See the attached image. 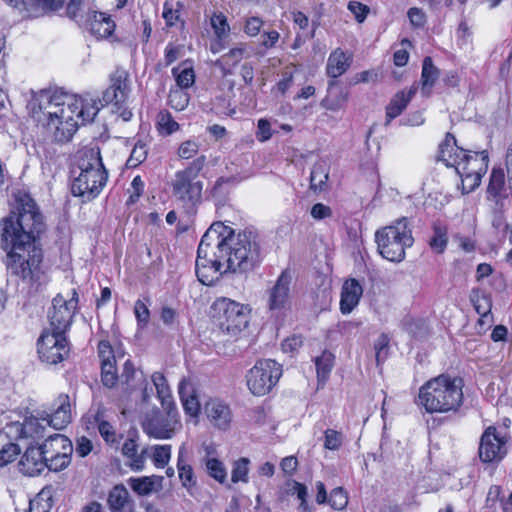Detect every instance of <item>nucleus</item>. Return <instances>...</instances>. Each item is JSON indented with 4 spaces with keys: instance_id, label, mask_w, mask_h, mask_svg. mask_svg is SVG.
Instances as JSON below:
<instances>
[{
    "instance_id": "10",
    "label": "nucleus",
    "mask_w": 512,
    "mask_h": 512,
    "mask_svg": "<svg viewBox=\"0 0 512 512\" xmlns=\"http://www.w3.org/2000/svg\"><path fill=\"white\" fill-rule=\"evenodd\" d=\"M78 295L75 290L72 291V297L66 299L63 295H57L52 302L49 310V330L65 334L69 329L75 311L77 309Z\"/></svg>"
},
{
    "instance_id": "5",
    "label": "nucleus",
    "mask_w": 512,
    "mask_h": 512,
    "mask_svg": "<svg viewBox=\"0 0 512 512\" xmlns=\"http://www.w3.org/2000/svg\"><path fill=\"white\" fill-rule=\"evenodd\" d=\"M205 161V156L198 157L185 169L177 171L171 181L174 198L188 212L193 211L202 201L203 182L199 179V173Z\"/></svg>"
},
{
    "instance_id": "16",
    "label": "nucleus",
    "mask_w": 512,
    "mask_h": 512,
    "mask_svg": "<svg viewBox=\"0 0 512 512\" xmlns=\"http://www.w3.org/2000/svg\"><path fill=\"white\" fill-rule=\"evenodd\" d=\"M480 155L481 158L478 161V164L457 167V173L462 180V191L464 194L472 192L480 185L482 175L487 170L488 153L487 151H481Z\"/></svg>"
},
{
    "instance_id": "14",
    "label": "nucleus",
    "mask_w": 512,
    "mask_h": 512,
    "mask_svg": "<svg viewBox=\"0 0 512 512\" xmlns=\"http://www.w3.org/2000/svg\"><path fill=\"white\" fill-rule=\"evenodd\" d=\"M481 155L480 152H475L474 155L468 154L456 144L455 137L447 133L444 141L439 147V159L443 161L446 166L457 167L470 166L471 164H478Z\"/></svg>"
},
{
    "instance_id": "18",
    "label": "nucleus",
    "mask_w": 512,
    "mask_h": 512,
    "mask_svg": "<svg viewBox=\"0 0 512 512\" xmlns=\"http://www.w3.org/2000/svg\"><path fill=\"white\" fill-rule=\"evenodd\" d=\"M128 75L125 71H118L111 78V85L103 93L104 104L113 103L118 109L122 108L129 94Z\"/></svg>"
},
{
    "instance_id": "29",
    "label": "nucleus",
    "mask_w": 512,
    "mask_h": 512,
    "mask_svg": "<svg viewBox=\"0 0 512 512\" xmlns=\"http://www.w3.org/2000/svg\"><path fill=\"white\" fill-rule=\"evenodd\" d=\"M178 392L185 412L192 417H196L200 411V404L192 384L188 380L182 379L179 383Z\"/></svg>"
},
{
    "instance_id": "52",
    "label": "nucleus",
    "mask_w": 512,
    "mask_h": 512,
    "mask_svg": "<svg viewBox=\"0 0 512 512\" xmlns=\"http://www.w3.org/2000/svg\"><path fill=\"white\" fill-rule=\"evenodd\" d=\"M146 156V145L143 143H137L132 149L130 157L127 160V166L130 168L137 167L146 159Z\"/></svg>"
},
{
    "instance_id": "21",
    "label": "nucleus",
    "mask_w": 512,
    "mask_h": 512,
    "mask_svg": "<svg viewBox=\"0 0 512 512\" xmlns=\"http://www.w3.org/2000/svg\"><path fill=\"white\" fill-rule=\"evenodd\" d=\"M46 424L56 430L65 428L72 419L71 399L67 394H61L54 402V411L48 415Z\"/></svg>"
},
{
    "instance_id": "58",
    "label": "nucleus",
    "mask_w": 512,
    "mask_h": 512,
    "mask_svg": "<svg viewBox=\"0 0 512 512\" xmlns=\"http://www.w3.org/2000/svg\"><path fill=\"white\" fill-rule=\"evenodd\" d=\"M347 8L359 23H362L366 19L370 11L367 5L358 1H350Z\"/></svg>"
},
{
    "instance_id": "50",
    "label": "nucleus",
    "mask_w": 512,
    "mask_h": 512,
    "mask_svg": "<svg viewBox=\"0 0 512 512\" xmlns=\"http://www.w3.org/2000/svg\"><path fill=\"white\" fill-rule=\"evenodd\" d=\"M329 503L335 510H344L348 505V494L342 487L334 488L330 493Z\"/></svg>"
},
{
    "instance_id": "37",
    "label": "nucleus",
    "mask_w": 512,
    "mask_h": 512,
    "mask_svg": "<svg viewBox=\"0 0 512 512\" xmlns=\"http://www.w3.org/2000/svg\"><path fill=\"white\" fill-rule=\"evenodd\" d=\"M51 487H44L37 496L30 500L29 509L27 512H50L52 507L51 498H52Z\"/></svg>"
},
{
    "instance_id": "56",
    "label": "nucleus",
    "mask_w": 512,
    "mask_h": 512,
    "mask_svg": "<svg viewBox=\"0 0 512 512\" xmlns=\"http://www.w3.org/2000/svg\"><path fill=\"white\" fill-rule=\"evenodd\" d=\"M188 102H189L188 94L185 93L184 91L177 89V90L170 92L169 103L171 104V106L174 109L181 111V110L185 109V107L188 105Z\"/></svg>"
},
{
    "instance_id": "28",
    "label": "nucleus",
    "mask_w": 512,
    "mask_h": 512,
    "mask_svg": "<svg viewBox=\"0 0 512 512\" xmlns=\"http://www.w3.org/2000/svg\"><path fill=\"white\" fill-rule=\"evenodd\" d=\"M45 458L59 456L62 452L72 453L71 441L62 434L49 435L42 446H40Z\"/></svg>"
},
{
    "instance_id": "53",
    "label": "nucleus",
    "mask_w": 512,
    "mask_h": 512,
    "mask_svg": "<svg viewBox=\"0 0 512 512\" xmlns=\"http://www.w3.org/2000/svg\"><path fill=\"white\" fill-rule=\"evenodd\" d=\"M324 447L328 450H338L343 443V435L341 432L327 429L324 433Z\"/></svg>"
},
{
    "instance_id": "13",
    "label": "nucleus",
    "mask_w": 512,
    "mask_h": 512,
    "mask_svg": "<svg viewBox=\"0 0 512 512\" xmlns=\"http://www.w3.org/2000/svg\"><path fill=\"white\" fill-rule=\"evenodd\" d=\"M107 179L108 172H80L73 180L71 191L74 196L81 197L84 201H90L100 194Z\"/></svg>"
},
{
    "instance_id": "49",
    "label": "nucleus",
    "mask_w": 512,
    "mask_h": 512,
    "mask_svg": "<svg viewBox=\"0 0 512 512\" xmlns=\"http://www.w3.org/2000/svg\"><path fill=\"white\" fill-rule=\"evenodd\" d=\"M211 26L217 38L226 37L230 31L227 18L223 13H214L211 17Z\"/></svg>"
},
{
    "instance_id": "19",
    "label": "nucleus",
    "mask_w": 512,
    "mask_h": 512,
    "mask_svg": "<svg viewBox=\"0 0 512 512\" xmlns=\"http://www.w3.org/2000/svg\"><path fill=\"white\" fill-rule=\"evenodd\" d=\"M107 506L110 512H136L135 501L123 484H117L109 490Z\"/></svg>"
},
{
    "instance_id": "57",
    "label": "nucleus",
    "mask_w": 512,
    "mask_h": 512,
    "mask_svg": "<svg viewBox=\"0 0 512 512\" xmlns=\"http://www.w3.org/2000/svg\"><path fill=\"white\" fill-rule=\"evenodd\" d=\"M199 151V144L194 140H186L182 142L178 149V156L182 159H191Z\"/></svg>"
},
{
    "instance_id": "30",
    "label": "nucleus",
    "mask_w": 512,
    "mask_h": 512,
    "mask_svg": "<svg viewBox=\"0 0 512 512\" xmlns=\"http://www.w3.org/2000/svg\"><path fill=\"white\" fill-rule=\"evenodd\" d=\"M151 380L163 410L170 412L176 405L165 376L161 372H154L151 376Z\"/></svg>"
},
{
    "instance_id": "6",
    "label": "nucleus",
    "mask_w": 512,
    "mask_h": 512,
    "mask_svg": "<svg viewBox=\"0 0 512 512\" xmlns=\"http://www.w3.org/2000/svg\"><path fill=\"white\" fill-rule=\"evenodd\" d=\"M375 239L382 257L391 262H401L405 258V249L414 243L412 230L406 217L377 230Z\"/></svg>"
},
{
    "instance_id": "7",
    "label": "nucleus",
    "mask_w": 512,
    "mask_h": 512,
    "mask_svg": "<svg viewBox=\"0 0 512 512\" xmlns=\"http://www.w3.org/2000/svg\"><path fill=\"white\" fill-rule=\"evenodd\" d=\"M282 375L281 366L274 360H259L246 375L247 387L255 396L268 394Z\"/></svg>"
},
{
    "instance_id": "26",
    "label": "nucleus",
    "mask_w": 512,
    "mask_h": 512,
    "mask_svg": "<svg viewBox=\"0 0 512 512\" xmlns=\"http://www.w3.org/2000/svg\"><path fill=\"white\" fill-rule=\"evenodd\" d=\"M163 477L152 475L142 477H131L127 484L139 496H147L162 489Z\"/></svg>"
},
{
    "instance_id": "48",
    "label": "nucleus",
    "mask_w": 512,
    "mask_h": 512,
    "mask_svg": "<svg viewBox=\"0 0 512 512\" xmlns=\"http://www.w3.org/2000/svg\"><path fill=\"white\" fill-rule=\"evenodd\" d=\"M102 382L107 387H113L117 382V371L114 360H104L101 363Z\"/></svg>"
},
{
    "instance_id": "55",
    "label": "nucleus",
    "mask_w": 512,
    "mask_h": 512,
    "mask_svg": "<svg viewBox=\"0 0 512 512\" xmlns=\"http://www.w3.org/2000/svg\"><path fill=\"white\" fill-rule=\"evenodd\" d=\"M134 314L137 319L138 326L143 328L147 326L150 318V311L147 305L141 301L137 300L134 304Z\"/></svg>"
},
{
    "instance_id": "36",
    "label": "nucleus",
    "mask_w": 512,
    "mask_h": 512,
    "mask_svg": "<svg viewBox=\"0 0 512 512\" xmlns=\"http://www.w3.org/2000/svg\"><path fill=\"white\" fill-rule=\"evenodd\" d=\"M328 175V165L325 161L315 163L310 175L311 188L319 191L324 190L328 180Z\"/></svg>"
},
{
    "instance_id": "25",
    "label": "nucleus",
    "mask_w": 512,
    "mask_h": 512,
    "mask_svg": "<svg viewBox=\"0 0 512 512\" xmlns=\"http://www.w3.org/2000/svg\"><path fill=\"white\" fill-rule=\"evenodd\" d=\"M77 165L80 172H107L98 146L85 147L78 152Z\"/></svg>"
},
{
    "instance_id": "9",
    "label": "nucleus",
    "mask_w": 512,
    "mask_h": 512,
    "mask_svg": "<svg viewBox=\"0 0 512 512\" xmlns=\"http://www.w3.org/2000/svg\"><path fill=\"white\" fill-rule=\"evenodd\" d=\"M166 417H163L160 411L153 408L145 412L141 419L143 431L152 438L159 440L171 439L176 431L181 427L176 407L172 410H164Z\"/></svg>"
},
{
    "instance_id": "59",
    "label": "nucleus",
    "mask_w": 512,
    "mask_h": 512,
    "mask_svg": "<svg viewBox=\"0 0 512 512\" xmlns=\"http://www.w3.org/2000/svg\"><path fill=\"white\" fill-rule=\"evenodd\" d=\"M144 191V182L141 179L140 176H136L133 178L131 182V188L129 189V199L128 204H134L138 201L140 196L143 194Z\"/></svg>"
},
{
    "instance_id": "39",
    "label": "nucleus",
    "mask_w": 512,
    "mask_h": 512,
    "mask_svg": "<svg viewBox=\"0 0 512 512\" xmlns=\"http://www.w3.org/2000/svg\"><path fill=\"white\" fill-rule=\"evenodd\" d=\"M172 73L180 90L191 87L195 82L194 70L186 64L173 68Z\"/></svg>"
},
{
    "instance_id": "46",
    "label": "nucleus",
    "mask_w": 512,
    "mask_h": 512,
    "mask_svg": "<svg viewBox=\"0 0 512 512\" xmlns=\"http://www.w3.org/2000/svg\"><path fill=\"white\" fill-rule=\"evenodd\" d=\"M157 125L161 134L170 135L179 129V124L167 111H161L157 115Z\"/></svg>"
},
{
    "instance_id": "41",
    "label": "nucleus",
    "mask_w": 512,
    "mask_h": 512,
    "mask_svg": "<svg viewBox=\"0 0 512 512\" xmlns=\"http://www.w3.org/2000/svg\"><path fill=\"white\" fill-rule=\"evenodd\" d=\"M47 418H27L24 421V430H26L27 438H42L45 436Z\"/></svg>"
},
{
    "instance_id": "61",
    "label": "nucleus",
    "mask_w": 512,
    "mask_h": 512,
    "mask_svg": "<svg viewBox=\"0 0 512 512\" xmlns=\"http://www.w3.org/2000/svg\"><path fill=\"white\" fill-rule=\"evenodd\" d=\"M5 434L15 440L21 438H27L26 430H24V422H12L4 428Z\"/></svg>"
},
{
    "instance_id": "33",
    "label": "nucleus",
    "mask_w": 512,
    "mask_h": 512,
    "mask_svg": "<svg viewBox=\"0 0 512 512\" xmlns=\"http://www.w3.org/2000/svg\"><path fill=\"white\" fill-rule=\"evenodd\" d=\"M348 100V92L342 87L330 84L328 93L322 101V106L331 111H337L344 107Z\"/></svg>"
},
{
    "instance_id": "23",
    "label": "nucleus",
    "mask_w": 512,
    "mask_h": 512,
    "mask_svg": "<svg viewBox=\"0 0 512 512\" xmlns=\"http://www.w3.org/2000/svg\"><path fill=\"white\" fill-rule=\"evenodd\" d=\"M363 288L356 279L346 280L341 289L340 311L342 314L351 313L358 305Z\"/></svg>"
},
{
    "instance_id": "11",
    "label": "nucleus",
    "mask_w": 512,
    "mask_h": 512,
    "mask_svg": "<svg viewBox=\"0 0 512 512\" xmlns=\"http://www.w3.org/2000/svg\"><path fill=\"white\" fill-rule=\"evenodd\" d=\"M40 359L50 365L63 361L69 353L65 334L45 329L37 342Z\"/></svg>"
},
{
    "instance_id": "4",
    "label": "nucleus",
    "mask_w": 512,
    "mask_h": 512,
    "mask_svg": "<svg viewBox=\"0 0 512 512\" xmlns=\"http://www.w3.org/2000/svg\"><path fill=\"white\" fill-rule=\"evenodd\" d=\"M463 381L441 374L419 390V403L428 413L457 412L463 404Z\"/></svg>"
},
{
    "instance_id": "54",
    "label": "nucleus",
    "mask_w": 512,
    "mask_h": 512,
    "mask_svg": "<svg viewBox=\"0 0 512 512\" xmlns=\"http://www.w3.org/2000/svg\"><path fill=\"white\" fill-rule=\"evenodd\" d=\"M20 453V448L15 443H7L0 449V467L12 462Z\"/></svg>"
},
{
    "instance_id": "32",
    "label": "nucleus",
    "mask_w": 512,
    "mask_h": 512,
    "mask_svg": "<svg viewBox=\"0 0 512 512\" xmlns=\"http://www.w3.org/2000/svg\"><path fill=\"white\" fill-rule=\"evenodd\" d=\"M351 58L341 49L334 50L328 57L326 71L332 78L344 74L350 67Z\"/></svg>"
},
{
    "instance_id": "34",
    "label": "nucleus",
    "mask_w": 512,
    "mask_h": 512,
    "mask_svg": "<svg viewBox=\"0 0 512 512\" xmlns=\"http://www.w3.org/2000/svg\"><path fill=\"white\" fill-rule=\"evenodd\" d=\"M184 454L185 449L182 446L180 447L178 454L177 469L182 486L186 488L190 494H192V489L196 485V478L194 476L192 467L184 459Z\"/></svg>"
},
{
    "instance_id": "47",
    "label": "nucleus",
    "mask_w": 512,
    "mask_h": 512,
    "mask_svg": "<svg viewBox=\"0 0 512 512\" xmlns=\"http://www.w3.org/2000/svg\"><path fill=\"white\" fill-rule=\"evenodd\" d=\"M206 468L208 474L217 480L219 483L223 484L227 481V472L221 461L216 458H209L206 461Z\"/></svg>"
},
{
    "instance_id": "20",
    "label": "nucleus",
    "mask_w": 512,
    "mask_h": 512,
    "mask_svg": "<svg viewBox=\"0 0 512 512\" xmlns=\"http://www.w3.org/2000/svg\"><path fill=\"white\" fill-rule=\"evenodd\" d=\"M46 466V458L40 447H29L19 462V470L29 477L39 475Z\"/></svg>"
},
{
    "instance_id": "3",
    "label": "nucleus",
    "mask_w": 512,
    "mask_h": 512,
    "mask_svg": "<svg viewBox=\"0 0 512 512\" xmlns=\"http://www.w3.org/2000/svg\"><path fill=\"white\" fill-rule=\"evenodd\" d=\"M29 105L33 117L43 123L57 142L71 140L79 126L92 122L104 106L101 100L59 89L34 93Z\"/></svg>"
},
{
    "instance_id": "12",
    "label": "nucleus",
    "mask_w": 512,
    "mask_h": 512,
    "mask_svg": "<svg viewBox=\"0 0 512 512\" xmlns=\"http://www.w3.org/2000/svg\"><path fill=\"white\" fill-rule=\"evenodd\" d=\"M509 437L495 426L487 427L479 443V457L485 463L500 461L507 453Z\"/></svg>"
},
{
    "instance_id": "45",
    "label": "nucleus",
    "mask_w": 512,
    "mask_h": 512,
    "mask_svg": "<svg viewBox=\"0 0 512 512\" xmlns=\"http://www.w3.org/2000/svg\"><path fill=\"white\" fill-rule=\"evenodd\" d=\"M434 235L430 240V246L438 253H442L447 245V228L440 224H434Z\"/></svg>"
},
{
    "instance_id": "24",
    "label": "nucleus",
    "mask_w": 512,
    "mask_h": 512,
    "mask_svg": "<svg viewBox=\"0 0 512 512\" xmlns=\"http://www.w3.org/2000/svg\"><path fill=\"white\" fill-rule=\"evenodd\" d=\"M418 85L414 83L408 89L397 92L386 107V124L398 117L415 96Z\"/></svg>"
},
{
    "instance_id": "63",
    "label": "nucleus",
    "mask_w": 512,
    "mask_h": 512,
    "mask_svg": "<svg viewBox=\"0 0 512 512\" xmlns=\"http://www.w3.org/2000/svg\"><path fill=\"white\" fill-rule=\"evenodd\" d=\"M474 306H475L477 313L482 318H487L489 316L490 309H491V302H490L489 297L482 296V297L477 298V300L474 303Z\"/></svg>"
},
{
    "instance_id": "60",
    "label": "nucleus",
    "mask_w": 512,
    "mask_h": 512,
    "mask_svg": "<svg viewBox=\"0 0 512 512\" xmlns=\"http://www.w3.org/2000/svg\"><path fill=\"white\" fill-rule=\"evenodd\" d=\"M407 16L412 26L416 28L423 27L426 23L427 17L425 12L418 7H412L408 10Z\"/></svg>"
},
{
    "instance_id": "40",
    "label": "nucleus",
    "mask_w": 512,
    "mask_h": 512,
    "mask_svg": "<svg viewBox=\"0 0 512 512\" xmlns=\"http://www.w3.org/2000/svg\"><path fill=\"white\" fill-rule=\"evenodd\" d=\"M505 190V174L502 169L494 168L490 175L488 193L493 197H500Z\"/></svg>"
},
{
    "instance_id": "15",
    "label": "nucleus",
    "mask_w": 512,
    "mask_h": 512,
    "mask_svg": "<svg viewBox=\"0 0 512 512\" xmlns=\"http://www.w3.org/2000/svg\"><path fill=\"white\" fill-rule=\"evenodd\" d=\"M16 9L23 18H38L57 11L63 6L61 0H4Z\"/></svg>"
},
{
    "instance_id": "8",
    "label": "nucleus",
    "mask_w": 512,
    "mask_h": 512,
    "mask_svg": "<svg viewBox=\"0 0 512 512\" xmlns=\"http://www.w3.org/2000/svg\"><path fill=\"white\" fill-rule=\"evenodd\" d=\"M213 308L220 315L219 325L228 334L236 335L245 329L249 323L251 309L248 305L240 304L228 298H219Z\"/></svg>"
},
{
    "instance_id": "2",
    "label": "nucleus",
    "mask_w": 512,
    "mask_h": 512,
    "mask_svg": "<svg viewBox=\"0 0 512 512\" xmlns=\"http://www.w3.org/2000/svg\"><path fill=\"white\" fill-rule=\"evenodd\" d=\"M259 259V247L252 233H238L222 222L213 223L197 250L196 275L204 285H212L223 272H246Z\"/></svg>"
},
{
    "instance_id": "51",
    "label": "nucleus",
    "mask_w": 512,
    "mask_h": 512,
    "mask_svg": "<svg viewBox=\"0 0 512 512\" xmlns=\"http://www.w3.org/2000/svg\"><path fill=\"white\" fill-rule=\"evenodd\" d=\"M71 454L72 453L62 452L59 456H50L49 458H46V468L52 471H61L65 469L71 461Z\"/></svg>"
},
{
    "instance_id": "17",
    "label": "nucleus",
    "mask_w": 512,
    "mask_h": 512,
    "mask_svg": "<svg viewBox=\"0 0 512 512\" xmlns=\"http://www.w3.org/2000/svg\"><path fill=\"white\" fill-rule=\"evenodd\" d=\"M291 280V274L285 270L269 290L268 307L271 311H281L289 304Z\"/></svg>"
},
{
    "instance_id": "64",
    "label": "nucleus",
    "mask_w": 512,
    "mask_h": 512,
    "mask_svg": "<svg viewBox=\"0 0 512 512\" xmlns=\"http://www.w3.org/2000/svg\"><path fill=\"white\" fill-rule=\"evenodd\" d=\"M93 449V444L90 439L80 437L77 439L75 452L80 457L87 456Z\"/></svg>"
},
{
    "instance_id": "31",
    "label": "nucleus",
    "mask_w": 512,
    "mask_h": 512,
    "mask_svg": "<svg viewBox=\"0 0 512 512\" xmlns=\"http://www.w3.org/2000/svg\"><path fill=\"white\" fill-rule=\"evenodd\" d=\"M247 52V45L240 44L221 56L215 65L218 66L224 76L232 74L233 68L244 58Z\"/></svg>"
},
{
    "instance_id": "22",
    "label": "nucleus",
    "mask_w": 512,
    "mask_h": 512,
    "mask_svg": "<svg viewBox=\"0 0 512 512\" xmlns=\"http://www.w3.org/2000/svg\"><path fill=\"white\" fill-rule=\"evenodd\" d=\"M204 412L210 423L218 429L225 430L231 422L229 407L218 399H210L205 403Z\"/></svg>"
},
{
    "instance_id": "35",
    "label": "nucleus",
    "mask_w": 512,
    "mask_h": 512,
    "mask_svg": "<svg viewBox=\"0 0 512 512\" xmlns=\"http://www.w3.org/2000/svg\"><path fill=\"white\" fill-rule=\"evenodd\" d=\"M439 77V70L434 66L431 57H425L421 73V91L424 95H429L431 88Z\"/></svg>"
},
{
    "instance_id": "44",
    "label": "nucleus",
    "mask_w": 512,
    "mask_h": 512,
    "mask_svg": "<svg viewBox=\"0 0 512 512\" xmlns=\"http://www.w3.org/2000/svg\"><path fill=\"white\" fill-rule=\"evenodd\" d=\"M250 460L246 457H242L233 463V469L231 473V481L233 483L248 482Z\"/></svg>"
},
{
    "instance_id": "38",
    "label": "nucleus",
    "mask_w": 512,
    "mask_h": 512,
    "mask_svg": "<svg viewBox=\"0 0 512 512\" xmlns=\"http://www.w3.org/2000/svg\"><path fill=\"white\" fill-rule=\"evenodd\" d=\"M98 431L106 443L115 445L119 443V437L114 427L104 419L103 413L98 411L95 416Z\"/></svg>"
},
{
    "instance_id": "43",
    "label": "nucleus",
    "mask_w": 512,
    "mask_h": 512,
    "mask_svg": "<svg viewBox=\"0 0 512 512\" xmlns=\"http://www.w3.org/2000/svg\"><path fill=\"white\" fill-rule=\"evenodd\" d=\"M150 449L154 465L157 468H164L171 458V445H155Z\"/></svg>"
},
{
    "instance_id": "42",
    "label": "nucleus",
    "mask_w": 512,
    "mask_h": 512,
    "mask_svg": "<svg viewBox=\"0 0 512 512\" xmlns=\"http://www.w3.org/2000/svg\"><path fill=\"white\" fill-rule=\"evenodd\" d=\"M333 355L330 352H323L315 360L316 371L319 381H325L333 366Z\"/></svg>"
},
{
    "instance_id": "1",
    "label": "nucleus",
    "mask_w": 512,
    "mask_h": 512,
    "mask_svg": "<svg viewBox=\"0 0 512 512\" xmlns=\"http://www.w3.org/2000/svg\"><path fill=\"white\" fill-rule=\"evenodd\" d=\"M18 213L2 220V242L8 250L7 266L11 273L34 287L45 281L42 253L35 245V234L42 230V215L35 201L26 193L17 197Z\"/></svg>"
},
{
    "instance_id": "62",
    "label": "nucleus",
    "mask_w": 512,
    "mask_h": 512,
    "mask_svg": "<svg viewBox=\"0 0 512 512\" xmlns=\"http://www.w3.org/2000/svg\"><path fill=\"white\" fill-rule=\"evenodd\" d=\"M257 139L260 142L268 141L272 137L271 124L266 119H259L257 123Z\"/></svg>"
},
{
    "instance_id": "27",
    "label": "nucleus",
    "mask_w": 512,
    "mask_h": 512,
    "mask_svg": "<svg viewBox=\"0 0 512 512\" xmlns=\"http://www.w3.org/2000/svg\"><path fill=\"white\" fill-rule=\"evenodd\" d=\"M88 27L90 32L96 37L106 38L113 33L115 29V22L105 13L93 12L89 17Z\"/></svg>"
}]
</instances>
